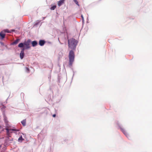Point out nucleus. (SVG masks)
I'll use <instances>...</instances> for the list:
<instances>
[{
	"mask_svg": "<svg viewBox=\"0 0 152 152\" xmlns=\"http://www.w3.org/2000/svg\"><path fill=\"white\" fill-rule=\"evenodd\" d=\"M68 50H70L69 54V65L71 66L74 61L75 53L74 50H75L77 44V41L73 38L68 39Z\"/></svg>",
	"mask_w": 152,
	"mask_h": 152,
	"instance_id": "obj_1",
	"label": "nucleus"
},
{
	"mask_svg": "<svg viewBox=\"0 0 152 152\" xmlns=\"http://www.w3.org/2000/svg\"><path fill=\"white\" fill-rule=\"evenodd\" d=\"M30 40L28 39L27 40L26 42L24 43V49H28L30 48Z\"/></svg>",
	"mask_w": 152,
	"mask_h": 152,
	"instance_id": "obj_2",
	"label": "nucleus"
},
{
	"mask_svg": "<svg viewBox=\"0 0 152 152\" xmlns=\"http://www.w3.org/2000/svg\"><path fill=\"white\" fill-rule=\"evenodd\" d=\"M7 130V134L8 135L10 133L12 132V131H18V130L15 129H9L8 127H7L6 129Z\"/></svg>",
	"mask_w": 152,
	"mask_h": 152,
	"instance_id": "obj_3",
	"label": "nucleus"
},
{
	"mask_svg": "<svg viewBox=\"0 0 152 152\" xmlns=\"http://www.w3.org/2000/svg\"><path fill=\"white\" fill-rule=\"evenodd\" d=\"M5 34L4 32L2 31L0 32V38L1 39H2L5 38Z\"/></svg>",
	"mask_w": 152,
	"mask_h": 152,
	"instance_id": "obj_4",
	"label": "nucleus"
},
{
	"mask_svg": "<svg viewBox=\"0 0 152 152\" xmlns=\"http://www.w3.org/2000/svg\"><path fill=\"white\" fill-rule=\"evenodd\" d=\"M24 49L23 48L21 50L20 54V57L21 59L23 58L24 56Z\"/></svg>",
	"mask_w": 152,
	"mask_h": 152,
	"instance_id": "obj_5",
	"label": "nucleus"
},
{
	"mask_svg": "<svg viewBox=\"0 0 152 152\" xmlns=\"http://www.w3.org/2000/svg\"><path fill=\"white\" fill-rule=\"evenodd\" d=\"M65 0H60L58 2V5L59 7H60L64 3V2Z\"/></svg>",
	"mask_w": 152,
	"mask_h": 152,
	"instance_id": "obj_6",
	"label": "nucleus"
},
{
	"mask_svg": "<svg viewBox=\"0 0 152 152\" xmlns=\"http://www.w3.org/2000/svg\"><path fill=\"white\" fill-rule=\"evenodd\" d=\"M45 43V42L44 40H41L39 42V44L41 46H43Z\"/></svg>",
	"mask_w": 152,
	"mask_h": 152,
	"instance_id": "obj_7",
	"label": "nucleus"
},
{
	"mask_svg": "<svg viewBox=\"0 0 152 152\" xmlns=\"http://www.w3.org/2000/svg\"><path fill=\"white\" fill-rule=\"evenodd\" d=\"M31 44L33 47H35L37 45L38 43L37 41H34L32 42Z\"/></svg>",
	"mask_w": 152,
	"mask_h": 152,
	"instance_id": "obj_8",
	"label": "nucleus"
},
{
	"mask_svg": "<svg viewBox=\"0 0 152 152\" xmlns=\"http://www.w3.org/2000/svg\"><path fill=\"white\" fill-rule=\"evenodd\" d=\"M19 41H20L19 39H17L12 43V45H16L18 43V42H19Z\"/></svg>",
	"mask_w": 152,
	"mask_h": 152,
	"instance_id": "obj_9",
	"label": "nucleus"
},
{
	"mask_svg": "<svg viewBox=\"0 0 152 152\" xmlns=\"http://www.w3.org/2000/svg\"><path fill=\"white\" fill-rule=\"evenodd\" d=\"M24 43H20L18 45V47H20V48H23L24 47Z\"/></svg>",
	"mask_w": 152,
	"mask_h": 152,
	"instance_id": "obj_10",
	"label": "nucleus"
},
{
	"mask_svg": "<svg viewBox=\"0 0 152 152\" xmlns=\"http://www.w3.org/2000/svg\"><path fill=\"white\" fill-rule=\"evenodd\" d=\"M21 123L23 126L26 125V119L24 120L21 121Z\"/></svg>",
	"mask_w": 152,
	"mask_h": 152,
	"instance_id": "obj_11",
	"label": "nucleus"
},
{
	"mask_svg": "<svg viewBox=\"0 0 152 152\" xmlns=\"http://www.w3.org/2000/svg\"><path fill=\"white\" fill-rule=\"evenodd\" d=\"M3 31L4 32V33L6 32H7L8 33H11V31H10L7 29H5Z\"/></svg>",
	"mask_w": 152,
	"mask_h": 152,
	"instance_id": "obj_12",
	"label": "nucleus"
},
{
	"mask_svg": "<svg viewBox=\"0 0 152 152\" xmlns=\"http://www.w3.org/2000/svg\"><path fill=\"white\" fill-rule=\"evenodd\" d=\"M56 5L53 6L50 8V10H53L56 8Z\"/></svg>",
	"mask_w": 152,
	"mask_h": 152,
	"instance_id": "obj_13",
	"label": "nucleus"
},
{
	"mask_svg": "<svg viewBox=\"0 0 152 152\" xmlns=\"http://www.w3.org/2000/svg\"><path fill=\"white\" fill-rule=\"evenodd\" d=\"M75 3L78 6H79V4L77 0H73Z\"/></svg>",
	"mask_w": 152,
	"mask_h": 152,
	"instance_id": "obj_14",
	"label": "nucleus"
},
{
	"mask_svg": "<svg viewBox=\"0 0 152 152\" xmlns=\"http://www.w3.org/2000/svg\"><path fill=\"white\" fill-rule=\"evenodd\" d=\"M121 131H122V132L124 133L126 135V132L125 131V130H124L123 129H121Z\"/></svg>",
	"mask_w": 152,
	"mask_h": 152,
	"instance_id": "obj_15",
	"label": "nucleus"
},
{
	"mask_svg": "<svg viewBox=\"0 0 152 152\" xmlns=\"http://www.w3.org/2000/svg\"><path fill=\"white\" fill-rule=\"evenodd\" d=\"M23 139V138H22V137L21 136L18 138V140L19 141L21 140H22Z\"/></svg>",
	"mask_w": 152,
	"mask_h": 152,
	"instance_id": "obj_16",
	"label": "nucleus"
},
{
	"mask_svg": "<svg viewBox=\"0 0 152 152\" xmlns=\"http://www.w3.org/2000/svg\"><path fill=\"white\" fill-rule=\"evenodd\" d=\"M26 69L27 71L28 72L29 71V69L28 68V67H26Z\"/></svg>",
	"mask_w": 152,
	"mask_h": 152,
	"instance_id": "obj_17",
	"label": "nucleus"
},
{
	"mask_svg": "<svg viewBox=\"0 0 152 152\" xmlns=\"http://www.w3.org/2000/svg\"><path fill=\"white\" fill-rule=\"evenodd\" d=\"M56 116V115L54 114H53V117H55Z\"/></svg>",
	"mask_w": 152,
	"mask_h": 152,
	"instance_id": "obj_18",
	"label": "nucleus"
},
{
	"mask_svg": "<svg viewBox=\"0 0 152 152\" xmlns=\"http://www.w3.org/2000/svg\"><path fill=\"white\" fill-rule=\"evenodd\" d=\"M82 17V18L83 19V15L81 16Z\"/></svg>",
	"mask_w": 152,
	"mask_h": 152,
	"instance_id": "obj_19",
	"label": "nucleus"
},
{
	"mask_svg": "<svg viewBox=\"0 0 152 152\" xmlns=\"http://www.w3.org/2000/svg\"><path fill=\"white\" fill-rule=\"evenodd\" d=\"M14 31V30H12V31Z\"/></svg>",
	"mask_w": 152,
	"mask_h": 152,
	"instance_id": "obj_20",
	"label": "nucleus"
}]
</instances>
